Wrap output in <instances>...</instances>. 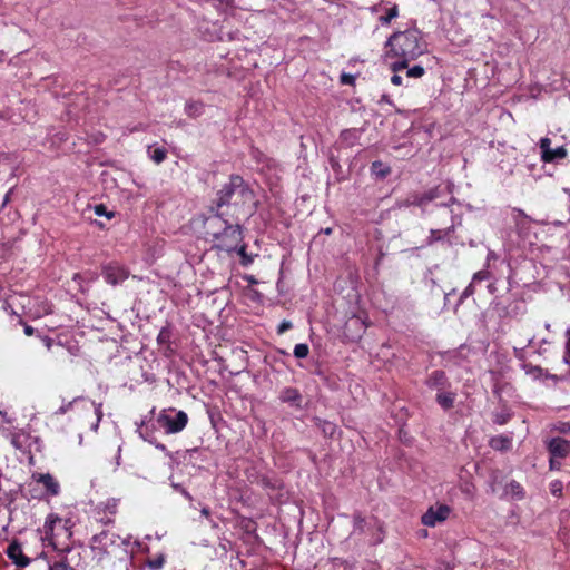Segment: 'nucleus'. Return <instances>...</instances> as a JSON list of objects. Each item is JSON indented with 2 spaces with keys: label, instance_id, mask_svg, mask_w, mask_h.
<instances>
[{
  "label": "nucleus",
  "instance_id": "nucleus-49",
  "mask_svg": "<svg viewBox=\"0 0 570 570\" xmlns=\"http://www.w3.org/2000/svg\"><path fill=\"white\" fill-rule=\"evenodd\" d=\"M156 448L161 450V451H166V448H165L164 444H157Z\"/></svg>",
  "mask_w": 570,
  "mask_h": 570
},
{
  "label": "nucleus",
  "instance_id": "nucleus-23",
  "mask_svg": "<svg viewBox=\"0 0 570 570\" xmlns=\"http://www.w3.org/2000/svg\"><path fill=\"white\" fill-rule=\"evenodd\" d=\"M436 400L443 409H450L454 403V394L450 392H442L438 394Z\"/></svg>",
  "mask_w": 570,
  "mask_h": 570
},
{
  "label": "nucleus",
  "instance_id": "nucleus-52",
  "mask_svg": "<svg viewBox=\"0 0 570 570\" xmlns=\"http://www.w3.org/2000/svg\"><path fill=\"white\" fill-rule=\"evenodd\" d=\"M382 99L385 100V102H389V99H386L385 96H383Z\"/></svg>",
  "mask_w": 570,
  "mask_h": 570
},
{
  "label": "nucleus",
  "instance_id": "nucleus-28",
  "mask_svg": "<svg viewBox=\"0 0 570 570\" xmlns=\"http://www.w3.org/2000/svg\"><path fill=\"white\" fill-rule=\"evenodd\" d=\"M308 353H309V347L307 344L299 343V344H296L294 347V355L297 358H305V357H307Z\"/></svg>",
  "mask_w": 570,
  "mask_h": 570
},
{
  "label": "nucleus",
  "instance_id": "nucleus-14",
  "mask_svg": "<svg viewBox=\"0 0 570 570\" xmlns=\"http://www.w3.org/2000/svg\"><path fill=\"white\" fill-rule=\"evenodd\" d=\"M32 479L38 482V483H41L46 490H47V493L51 497H56L59 494L60 492V485L58 483V481L49 473H35L32 475Z\"/></svg>",
  "mask_w": 570,
  "mask_h": 570
},
{
  "label": "nucleus",
  "instance_id": "nucleus-48",
  "mask_svg": "<svg viewBox=\"0 0 570 570\" xmlns=\"http://www.w3.org/2000/svg\"><path fill=\"white\" fill-rule=\"evenodd\" d=\"M24 333H26L27 335H31V334L33 333L32 327H30V326H26V327H24Z\"/></svg>",
  "mask_w": 570,
  "mask_h": 570
},
{
  "label": "nucleus",
  "instance_id": "nucleus-51",
  "mask_svg": "<svg viewBox=\"0 0 570 570\" xmlns=\"http://www.w3.org/2000/svg\"><path fill=\"white\" fill-rule=\"evenodd\" d=\"M0 416L6 417V413H3L2 411H0Z\"/></svg>",
  "mask_w": 570,
  "mask_h": 570
},
{
  "label": "nucleus",
  "instance_id": "nucleus-9",
  "mask_svg": "<svg viewBox=\"0 0 570 570\" xmlns=\"http://www.w3.org/2000/svg\"><path fill=\"white\" fill-rule=\"evenodd\" d=\"M541 150V159L544 163H552L567 157V148L564 146H558L551 148V139L548 137L541 138L539 142Z\"/></svg>",
  "mask_w": 570,
  "mask_h": 570
},
{
  "label": "nucleus",
  "instance_id": "nucleus-7",
  "mask_svg": "<svg viewBox=\"0 0 570 570\" xmlns=\"http://www.w3.org/2000/svg\"><path fill=\"white\" fill-rule=\"evenodd\" d=\"M82 404V407L87 411H92L95 414V422L91 425V430L97 432L99 428L100 420L102 417V405L96 404L95 402H89L82 399H75L72 402H69L67 404L61 405L57 411L56 414H65L70 409H72L75 405Z\"/></svg>",
  "mask_w": 570,
  "mask_h": 570
},
{
  "label": "nucleus",
  "instance_id": "nucleus-40",
  "mask_svg": "<svg viewBox=\"0 0 570 570\" xmlns=\"http://www.w3.org/2000/svg\"><path fill=\"white\" fill-rule=\"evenodd\" d=\"M323 430L326 434H328L330 436H333L335 434L336 426L332 423H325Z\"/></svg>",
  "mask_w": 570,
  "mask_h": 570
},
{
  "label": "nucleus",
  "instance_id": "nucleus-13",
  "mask_svg": "<svg viewBox=\"0 0 570 570\" xmlns=\"http://www.w3.org/2000/svg\"><path fill=\"white\" fill-rule=\"evenodd\" d=\"M372 12L385 11V14L379 17V21L382 26H387L391 21L399 16L397 4L381 1L380 3L371 8Z\"/></svg>",
  "mask_w": 570,
  "mask_h": 570
},
{
  "label": "nucleus",
  "instance_id": "nucleus-4",
  "mask_svg": "<svg viewBox=\"0 0 570 570\" xmlns=\"http://www.w3.org/2000/svg\"><path fill=\"white\" fill-rule=\"evenodd\" d=\"M234 197L240 198L243 202V206L246 207L244 210V216L250 215L255 207L254 195L250 189H248L243 184V179L239 176H235L230 178V181L218 191L217 194V207H222L225 204H228L230 199Z\"/></svg>",
  "mask_w": 570,
  "mask_h": 570
},
{
  "label": "nucleus",
  "instance_id": "nucleus-20",
  "mask_svg": "<svg viewBox=\"0 0 570 570\" xmlns=\"http://www.w3.org/2000/svg\"><path fill=\"white\" fill-rule=\"evenodd\" d=\"M490 445L494 450L504 451L511 446V439L503 435H498L490 440Z\"/></svg>",
  "mask_w": 570,
  "mask_h": 570
},
{
  "label": "nucleus",
  "instance_id": "nucleus-18",
  "mask_svg": "<svg viewBox=\"0 0 570 570\" xmlns=\"http://www.w3.org/2000/svg\"><path fill=\"white\" fill-rule=\"evenodd\" d=\"M205 111V106L200 101L189 100L185 105V112L190 118H197Z\"/></svg>",
  "mask_w": 570,
  "mask_h": 570
},
{
  "label": "nucleus",
  "instance_id": "nucleus-10",
  "mask_svg": "<svg viewBox=\"0 0 570 570\" xmlns=\"http://www.w3.org/2000/svg\"><path fill=\"white\" fill-rule=\"evenodd\" d=\"M550 469L558 470L561 465L560 460L566 458L569 452V443L560 438L552 439L549 442Z\"/></svg>",
  "mask_w": 570,
  "mask_h": 570
},
{
  "label": "nucleus",
  "instance_id": "nucleus-47",
  "mask_svg": "<svg viewBox=\"0 0 570 570\" xmlns=\"http://www.w3.org/2000/svg\"><path fill=\"white\" fill-rule=\"evenodd\" d=\"M200 513H202L204 517H209V509H208V508H206V507H204V508H202Z\"/></svg>",
  "mask_w": 570,
  "mask_h": 570
},
{
  "label": "nucleus",
  "instance_id": "nucleus-45",
  "mask_svg": "<svg viewBox=\"0 0 570 570\" xmlns=\"http://www.w3.org/2000/svg\"><path fill=\"white\" fill-rule=\"evenodd\" d=\"M364 570H381L380 567L375 563H368L364 567Z\"/></svg>",
  "mask_w": 570,
  "mask_h": 570
},
{
  "label": "nucleus",
  "instance_id": "nucleus-1",
  "mask_svg": "<svg viewBox=\"0 0 570 570\" xmlns=\"http://www.w3.org/2000/svg\"><path fill=\"white\" fill-rule=\"evenodd\" d=\"M390 50L386 51L384 61L392 71L407 69V71H424L420 65L410 67L426 50V43L417 29H409L393 33L386 42Z\"/></svg>",
  "mask_w": 570,
  "mask_h": 570
},
{
  "label": "nucleus",
  "instance_id": "nucleus-15",
  "mask_svg": "<svg viewBox=\"0 0 570 570\" xmlns=\"http://www.w3.org/2000/svg\"><path fill=\"white\" fill-rule=\"evenodd\" d=\"M7 556L18 567H27L30 563V559L24 556L21 544L16 541L9 544Z\"/></svg>",
  "mask_w": 570,
  "mask_h": 570
},
{
  "label": "nucleus",
  "instance_id": "nucleus-43",
  "mask_svg": "<svg viewBox=\"0 0 570 570\" xmlns=\"http://www.w3.org/2000/svg\"><path fill=\"white\" fill-rule=\"evenodd\" d=\"M509 419V415H497L495 422L499 424H504Z\"/></svg>",
  "mask_w": 570,
  "mask_h": 570
},
{
  "label": "nucleus",
  "instance_id": "nucleus-44",
  "mask_svg": "<svg viewBox=\"0 0 570 570\" xmlns=\"http://www.w3.org/2000/svg\"><path fill=\"white\" fill-rule=\"evenodd\" d=\"M168 337V332L166 330H161L158 335V341L164 342Z\"/></svg>",
  "mask_w": 570,
  "mask_h": 570
},
{
  "label": "nucleus",
  "instance_id": "nucleus-32",
  "mask_svg": "<svg viewBox=\"0 0 570 570\" xmlns=\"http://www.w3.org/2000/svg\"><path fill=\"white\" fill-rule=\"evenodd\" d=\"M562 483L560 481H553L550 483V491L554 497H559L562 493Z\"/></svg>",
  "mask_w": 570,
  "mask_h": 570
},
{
  "label": "nucleus",
  "instance_id": "nucleus-16",
  "mask_svg": "<svg viewBox=\"0 0 570 570\" xmlns=\"http://www.w3.org/2000/svg\"><path fill=\"white\" fill-rule=\"evenodd\" d=\"M8 438H10L11 444L20 451H26L29 446L30 435L23 432L22 430H18L11 433L6 434Z\"/></svg>",
  "mask_w": 570,
  "mask_h": 570
},
{
  "label": "nucleus",
  "instance_id": "nucleus-53",
  "mask_svg": "<svg viewBox=\"0 0 570 570\" xmlns=\"http://www.w3.org/2000/svg\"><path fill=\"white\" fill-rule=\"evenodd\" d=\"M3 53L0 52V61L2 60Z\"/></svg>",
  "mask_w": 570,
  "mask_h": 570
},
{
  "label": "nucleus",
  "instance_id": "nucleus-35",
  "mask_svg": "<svg viewBox=\"0 0 570 570\" xmlns=\"http://www.w3.org/2000/svg\"><path fill=\"white\" fill-rule=\"evenodd\" d=\"M355 80V75L353 73H342L341 75V82L343 85H352Z\"/></svg>",
  "mask_w": 570,
  "mask_h": 570
},
{
  "label": "nucleus",
  "instance_id": "nucleus-22",
  "mask_svg": "<svg viewBox=\"0 0 570 570\" xmlns=\"http://www.w3.org/2000/svg\"><path fill=\"white\" fill-rule=\"evenodd\" d=\"M281 400L293 404L301 400V395L296 389L288 387L282 391Z\"/></svg>",
  "mask_w": 570,
  "mask_h": 570
},
{
  "label": "nucleus",
  "instance_id": "nucleus-8",
  "mask_svg": "<svg viewBox=\"0 0 570 570\" xmlns=\"http://www.w3.org/2000/svg\"><path fill=\"white\" fill-rule=\"evenodd\" d=\"M102 276L108 284L116 286L129 277V271L124 265L110 263L102 268Z\"/></svg>",
  "mask_w": 570,
  "mask_h": 570
},
{
  "label": "nucleus",
  "instance_id": "nucleus-24",
  "mask_svg": "<svg viewBox=\"0 0 570 570\" xmlns=\"http://www.w3.org/2000/svg\"><path fill=\"white\" fill-rule=\"evenodd\" d=\"M118 504H119V500L118 499L109 498L105 502H101L97 507V509H99V510L101 509L104 511L109 512L110 514H115L117 512Z\"/></svg>",
  "mask_w": 570,
  "mask_h": 570
},
{
  "label": "nucleus",
  "instance_id": "nucleus-39",
  "mask_svg": "<svg viewBox=\"0 0 570 570\" xmlns=\"http://www.w3.org/2000/svg\"><path fill=\"white\" fill-rule=\"evenodd\" d=\"M238 254L243 257V264L244 265H247V264L252 263V258L246 255L245 246H240L238 248Z\"/></svg>",
  "mask_w": 570,
  "mask_h": 570
},
{
  "label": "nucleus",
  "instance_id": "nucleus-3",
  "mask_svg": "<svg viewBox=\"0 0 570 570\" xmlns=\"http://www.w3.org/2000/svg\"><path fill=\"white\" fill-rule=\"evenodd\" d=\"M71 528L70 519H62L56 513H50L40 529L41 541L56 550H65L72 535Z\"/></svg>",
  "mask_w": 570,
  "mask_h": 570
},
{
  "label": "nucleus",
  "instance_id": "nucleus-2",
  "mask_svg": "<svg viewBox=\"0 0 570 570\" xmlns=\"http://www.w3.org/2000/svg\"><path fill=\"white\" fill-rule=\"evenodd\" d=\"M207 235L212 236L215 247L230 252L238 247L243 240L238 223L228 224L219 215L210 217L206 222Z\"/></svg>",
  "mask_w": 570,
  "mask_h": 570
},
{
  "label": "nucleus",
  "instance_id": "nucleus-17",
  "mask_svg": "<svg viewBox=\"0 0 570 570\" xmlns=\"http://www.w3.org/2000/svg\"><path fill=\"white\" fill-rule=\"evenodd\" d=\"M366 326L367 325H366L365 321L361 316H356V315L352 316L346 322V330H351V328L355 330V335H353L352 338L361 336L362 333L365 332Z\"/></svg>",
  "mask_w": 570,
  "mask_h": 570
},
{
  "label": "nucleus",
  "instance_id": "nucleus-46",
  "mask_svg": "<svg viewBox=\"0 0 570 570\" xmlns=\"http://www.w3.org/2000/svg\"><path fill=\"white\" fill-rule=\"evenodd\" d=\"M49 570H68V569L62 564H55V566L50 567Z\"/></svg>",
  "mask_w": 570,
  "mask_h": 570
},
{
  "label": "nucleus",
  "instance_id": "nucleus-25",
  "mask_svg": "<svg viewBox=\"0 0 570 570\" xmlns=\"http://www.w3.org/2000/svg\"><path fill=\"white\" fill-rule=\"evenodd\" d=\"M371 171L374 176L384 178L390 173V168L381 161H373Z\"/></svg>",
  "mask_w": 570,
  "mask_h": 570
},
{
  "label": "nucleus",
  "instance_id": "nucleus-41",
  "mask_svg": "<svg viewBox=\"0 0 570 570\" xmlns=\"http://www.w3.org/2000/svg\"><path fill=\"white\" fill-rule=\"evenodd\" d=\"M474 286L475 284L473 282L470 283V285L464 289L463 296L468 297L474 293Z\"/></svg>",
  "mask_w": 570,
  "mask_h": 570
},
{
  "label": "nucleus",
  "instance_id": "nucleus-27",
  "mask_svg": "<svg viewBox=\"0 0 570 570\" xmlns=\"http://www.w3.org/2000/svg\"><path fill=\"white\" fill-rule=\"evenodd\" d=\"M525 373L530 376H532L533 379H543V377H547L548 375H544L543 374V371L542 368L540 367H537V366H532V365H524L523 366Z\"/></svg>",
  "mask_w": 570,
  "mask_h": 570
},
{
  "label": "nucleus",
  "instance_id": "nucleus-37",
  "mask_svg": "<svg viewBox=\"0 0 570 570\" xmlns=\"http://www.w3.org/2000/svg\"><path fill=\"white\" fill-rule=\"evenodd\" d=\"M291 327H292V323L289 321H283L279 323V325L277 327V333L283 334L286 331H288Z\"/></svg>",
  "mask_w": 570,
  "mask_h": 570
},
{
  "label": "nucleus",
  "instance_id": "nucleus-38",
  "mask_svg": "<svg viewBox=\"0 0 570 570\" xmlns=\"http://www.w3.org/2000/svg\"><path fill=\"white\" fill-rule=\"evenodd\" d=\"M509 487H510L512 493H514L515 495H519V497L523 495L522 488L520 487L519 483L511 482Z\"/></svg>",
  "mask_w": 570,
  "mask_h": 570
},
{
  "label": "nucleus",
  "instance_id": "nucleus-36",
  "mask_svg": "<svg viewBox=\"0 0 570 570\" xmlns=\"http://www.w3.org/2000/svg\"><path fill=\"white\" fill-rule=\"evenodd\" d=\"M171 487H173L175 490L179 491V492H180V493H181L186 499H188L189 501H191V500H193V498H191V495L189 494V492H188V491H186V490H185L180 484L175 483V482H171Z\"/></svg>",
  "mask_w": 570,
  "mask_h": 570
},
{
  "label": "nucleus",
  "instance_id": "nucleus-34",
  "mask_svg": "<svg viewBox=\"0 0 570 570\" xmlns=\"http://www.w3.org/2000/svg\"><path fill=\"white\" fill-rule=\"evenodd\" d=\"M442 233H443L442 230L432 229L431 235L428 240V244H432L436 240H440L443 237Z\"/></svg>",
  "mask_w": 570,
  "mask_h": 570
},
{
  "label": "nucleus",
  "instance_id": "nucleus-29",
  "mask_svg": "<svg viewBox=\"0 0 570 570\" xmlns=\"http://www.w3.org/2000/svg\"><path fill=\"white\" fill-rule=\"evenodd\" d=\"M164 556H157L156 558L148 561V567L150 569H160L164 566Z\"/></svg>",
  "mask_w": 570,
  "mask_h": 570
},
{
  "label": "nucleus",
  "instance_id": "nucleus-50",
  "mask_svg": "<svg viewBox=\"0 0 570 570\" xmlns=\"http://www.w3.org/2000/svg\"><path fill=\"white\" fill-rule=\"evenodd\" d=\"M422 73H419V72H415V73H407V76H413V77H419L421 76Z\"/></svg>",
  "mask_w": 570,
  "mask_h": 570
},
{
  "label": "nucleus",
  "instance_id": "nucleus-11",
  "mask_svg": "<svg viewBox=\"0 0 570 570\" xmlns=\"http://www.w3.org/2000/svg\"><path fill=\"white\" fill-rule=\"evenodd\" d=\"M451 509L445 504L431 507L423 515L422 523L426 527H435L444 522L450 515Z\"/></svg>",
  "mask_w": 570,
  "mask_h": 570
},
{
  "label": "nucleus",
  "instance_id": "nucleus-21",
  "mask_svg": "<svg viewBox=\"0 0 570 570\" xmlns=\"http://www.w3.org/2000/svg\"><path fill=\"white\" fill-rule=\"evenodd\" d=\"M148 155L150 157V159L156 163V164H160L165 160L166 156H167V151L166 149L164 148H160V147H151L149 146L148 147Z\"/></svg>",
  "mask_w": 570,
  "mask_h": 570
},
{
  "label": "nucleus",
  "instance_id": "nucleus-19",
  "mask_svg": "<svg viewBox=\"0 0 570 570\" xmlns=\"http://www.w3.org/2000/svg\"><path fill=\"white\" fill-rule=\"evenodd\" d=\"M361 137V131L358 129H346L341 134V139L346 146H353Z\"/></svg>",
  "mask_w": 570,
  "mask_h": 570
},
{
  "label": "nucleus",
  "instance_id": "nucleus-12",
  "mask_svg": "<svg viewBox=\"0 0 570 570\" xmlns=\"http://www.w3.org/2000/svg\"><path fill=\"white\" fill-rule=\"evenodd\" d=\"M24 308L33 318H39L51 313V305L46 299L39 297L29 298Z\"/></svg>",
  "mask_w": 570,
  "mask_h": 570
},
{
  "label": "nucleus",
  "instance_id": "nucleus-26",
  "mask_svg": "<svg viewBox=\"0 0 570 570\" xmlns=\"http://www.w3.org/2000/svg\"><path fill=\"white\" fill-rule=\"evenodd\" d=\"M445 382V375L441 371H435L431 374L429 379V384L433 387H438L443 385Z\"/></svg>",
  "mask_w": 570,
  "mask_h": 570
},
{
  "label": "nucleus",
  "instance_id": "nucleus-5",
  "mask_svg": "<svg viewBox=\"0 0 570 570\" xmlns=\"http://www.w3.org/2000/svg\"><path fill=\"white\" fill-rule=\"evenodd\" d=\"M187 422L188 416L183 411H163L157 419L159 428L164 429L166 433L180 432L186 426Z\"/></svg>",
  "mask_w": 570,
  "mask_h": 570
},
{
  "label": "nucleus",
  "instance_id": "nucleus-42",
  "mask_svg": "<svg viewBox=\"0 0 570 570\" xmlns=\"http://www.w3.org/2000/svg\"><path fill=\"white\" fill-rule=\"evenodd\" d=\"M391 81L393 85L400 86L402 85V77L397 73H394L393 77L391 78Z\"/></svg>",
  "mask_w": 570,
  "mask_h": 570
},
{
  "label": "nucleus",
  "instance_id": "nucleus-6",
  "mask_svg": "<svg viewBox=\"0 0 570 570\" xmlns=\"http://www.w3.org/2000/svg\"><path fill=\"white\" fill-rule=\"evenodd\" d=\"M116 543V535L109 531H101L91 538L90 547L95 557L101 560L111 552V548Z\"/></svg>",
  "mask_w": 570,
  "mask_h": 570
},
{
  "label": "nucleus",
  "instance_id": "nucleus-31",
  "mask_svg": "<svg viewBox=\"0 0 570 570\" xmlns=\"http://www.w3.org/2000/svg\"><path fill=\"white\" fill-rule=\"evenodd\" d=\"M490 277V273L488 271H479L473 275L472 282L476 285V283L485 281Z\"/></svg>",
  "mask_w": 570,
  "mask_h": 570
},
{
  "label": "nucleus",
  "instance_id": "nucleus-30",
  "mask_svg": "<svg viewBox=\"0 0 570 570\" xmlns=\"http://www.w3.org/2000/svg\"><path fill=\"white\" fill-rule=\"evenodd\" d=\"M566 335L568 338H567L566 345H564L563 361H564V363H569L570 362V328H568L566 331Z\"/></svg>",
  "mask_w": 570,
  "mask_h": 570
},
{
  "label": "nucleus",
  "instance_id": "nucleus-33",
  "mask_svg": "<svg viewBox=\"0 0 570 570\" xmlns=\"http://www.w3.org/2000/svg\"><path fill=\"white\" fill-rule=\"evenodd\" d=\"M95 214L97 216H106L109 219L114 217V213H107L106 207L104 205L95 206Z\"/></svg>",
  "mask_w": 570,
  "mask_h": 570
}]
</instances>
